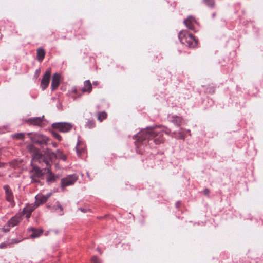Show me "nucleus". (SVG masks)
Instances as JSON below:
<instances>
[{
  "instance_id": "f257e3e1",
  "label": "nucleus",
  "mask_w": 263,
  "mask_h": 263,
  "mask_svg": "<svg viewBox=\"0 0 263 263\" xmlns=\"http://www.w3.org/2000/svg\"><path fill=\"white\" fill-rule=\"evenodd\" d=\"M164 132L166 134L169 135L171 131V129L165 127L161 126H155L147 127L146 129L142 130L137 136V142H141L146 144L148 141L153 140L156 144H160L163 143L164 139L163 137L162 133Z\"/></svg>"
},
{
  "instance_id": "f03ea898",
  "label": "nucleus",
  "mask_w": 263,
  "mask_h": 263,
  "mask_svg": "<svg viewBox=\"0 0 263 263\" xmlns=\"http://www.w3.org/2000/svg\"><path fill=\"white\" fill-rule=\"evenodd\" d=\"M178 37L182 44L190 48H195L197 45V40L187 31H181L179 32Z\"/></svg>"
},
{
  "instance_id": "7ed1b4c3",
  "label": "nucleus",
  "mask_w": 263,
  "mask_h": 263,
  "mask_svg": "<svg viewBox=\"0 0 263 263\" xmlns=\"http://www.w3.org/2000/svg\"><path fill=\"white\" fill-rule=\"evenodd\" d=\"M27 148L32 153V160L33 161H38L39 162L43 161L45 162L47 166L50 165V161L48 160H45L44 156L38 150L34 148L32 144L28 145Z\"/></svg>"
},
{
  "instance_id": "20e7f679",
  "label": "nucleus",
  "mask_w": 263,
  "mask_h": 263,
  "mask_svg": "<svg viewBox=\"0 0 263 263\" xmlns=\"http://www.w3.org/2000/svg\"><path fill=\"white\" fill-rule=\"evenodd\" d=\"M78 177L76 174L67 175L61 179V187L64 189L65 187L73 185L78 180Z\"/></svg>"
},
{
  "instance_id": "39448f33",
  "label": "nucleus",
  "mask_w": 263,
  "mask_h": 263,
  "mask_svg": "<svg viewBox=\"0 0 263 263\" xmlns=\"http://www.w3.org/2000/svg\"><path fill=\"white\" fill-rule=\"evenodd\" d=\"M72 126L71 123L66 122L54 123L52 124L53 128L63 133L70 131L72 129Z\"/></svg>"
},
{
  "instance_id": "423d86ee",
  "label": "nucleus",
  "mask_w": 263,
  "mask_h": 263,
  "mask_svg": "<svg viewBox=\"0 0 263 263\" xmlns=\"http://www.w3.org/2000/svg\"><path fill=\"white\" fill-rule=\"evenodd\" d=\"M31 140L35 143L40 145H46L49 141V138L43 135L34 134L31 137Z\"/></svg>"
},
{
  "instance_id": "0eeeda50",
  "label": "nucleus",
  "mask_w": 263,
  "mask_h": 263,
  "mask_svg": "<svg viewBox=\"0 0 263 263\" xmlns=\"http://www.w3.org/2000/svg\"><path fill=\"white\" fill-rule=\"evenodd\" d=\"M50 75L51 70L50 69H48L46 71L41 81V86L42 90H44L48 86L50 82Z\"/></svg>"
},
{
  "instance_id": "6e6552de",
  "label": "nucleus",
  "mask_w": 263,
  "mask_h": 263,
  "mask_svg": "<svg viewBox=\"0 0 263 263\" xmlns=\"http://www.w3.org/2000/svg\"><path fill=\"white\" fill-rule=\"evenodd\" d=\"M7 201L11 203L13 206L14 205V201L13 199V195L12 191L10 189L9 186L7 185H4L3 187Z\"/></svg>"
},
{
  "instance_id": "1a4fd4ad",
  "label": "nucleus",
  "mask_w": 263,
  "mask_h": 263,
  "mask_svg": "<svg viewBox=\"0 0 263 263\" xmlns=\"http://www.w3.org/2000/svg\"><path fill=\"white\" fill-rule=\"evenodd\" d=\"M61 78V76L59 73H55L53 75L51 85L52 90H54L58 87L60 84Z\"/></svg>"
},
{
  "instance_id": "9d476101",
  "label": "nucleus",
  "mask_w": 263,
  "mask_h": 263,
  "mask_svg": "<svg viewBox=\"0 0 263 263\" xmlns=\"http://www.w3.org/2000/svg\"><path fill=\"white\" fill-rule=\"evenodd\" d=\"M37 208L34 203L27 205L23 209V214L25 215L27 218H29L31 213Z\"/></svg>"
},
{
  "instance_id": "9b49d317",
  "label": "nucleus",
  "mask_w": 263,
  "mask_h": 263,
  "mask_svg": "<svg viewBox=\"0 0 263 263\" xmlns=\"http://www.w3.org/2000/svg\"><path fill=\"white\" fill-rule=\"evenodd\" d=\"M92 90V85L89 80H86L84 82V86L80 89L82 93L85 92L90 93Z\"/></svg>"
},
{
  "instance_id": "f8f14e48",
  "label": "nucleus",
  "mask_w": 263,
  "mask_h": 263,
  "mask_svg": "<svg viewBox=\"0 0 263 263\" xmlns=\"http://www.w3.org/2000/svg\"><path fill=\"white\" fill-rule=\"evenodd\" d=\"M184 23L187 28L191 30H194V25L196 23V21L194 17L189 16L184 20Z\"/></svg>"
},
{
  "instance_id": "ddd939ff",
  "label": "nucleus",
  "mask_w": 263,
  "mask_h": 263,
  "mask_svg": "<svg viewBox=\"0 0 263 263\" xmlns=\"http://www.w3.org/2000/svg\"><path fill=\"white\" fill-rule=\"evenodd\" d=\"M22 220L21 215H16L11 218L8 222V224L10 227H13L17 224Z\"/></svg>"
},
{
  "instance_id": "4468645a",
  "label": "nucleus",
  "mask_w": 263,
  "mask_h": 263,
  "mask_svg": "<svg viewBox=\"0 0 263 263\" xmlns=\"http://www.w3.org/2000/svg\"><path fill=\"white\" fill-rule=\"evenodd\" d=\"M55 157L56 158L61 159L63 161L66 160V156L62 153L60 150H57L56 153H52L50 154V159H51L52 158Z\"/></svg>"
},
{
  "instance_id": "2eb2a0df",
  "label": "nucleus",
  "mask_w": 263,
  "mask_h": 263,
  "mask_svg": "<svg viewBox=\"0 0 263 263\" xmlns=\"http://www.w3.org/2000/svg\"><path fill=\"white\" fill-rule=\"evenodd\" d=\"M28 122L33 125L41 126L43 122V119L41 117L31 118L28 120Z\"/></svg>"
},
{
  "instance_id": "dca6fc26",
  "label": "nucleus",
  "mask_w": 263,
  "mask_h": 263,
  "mask_svg": "<svg viewBox=\"0 0 263 263\" xmlns=\"http://www.w3.org/2000/svg\"><path fill=\"white\" fill-rule=\"evenodd\" d=\"M36 201L34 204L36 205V206L38 207L40 204H42L45 203L47 200L46 199L45 197L43 195H37L35 196Z\"/></svg>"
},
{
  "instance_id": "f3484780",
  "label": "nucleus",
  "mask_w": 263,
  "mask_h": 263,
  "mask_svg": "<svg viewBox=\"0 0 263 263\" xmlns=\"http://www.w3.org/2000/svg\"><path fill=\"white\" fill-rule=\"evenodd\" d=\"M31 172L33 173V175L31 176L32 180L34 179V177H37L40 178L43 175L42 170L37 167H34Z\"/></svg>"
},
{
  "instance_id": "a211bd4d",
  "label": "nucleus",
  "mask_w": 263,
  "mask_h": 263,
  "mask_svg": "<svg viewBox=\"0 0 263 263\" xmlns=\"http://www.w3.org/2000/svg\"><path fill=\"white\" fill-rule=\"evenodd\" d=\"M45 54V51L43 49H39L37 50V57L39 61L41 62L44 58Z\"/></svg>"
},
{
  "instance_id": "6ab92c4d",
  "label": "nucleus",
  "mask_w": 263,
  "mask_h": 263,
  "mask_svg": "<svg viewBox=\"0 0 263 263\" xmlns=\"http://www.w3.org/2000/svg\"><path fill=\"white\" fill-rule=\"evenodd\" d=\"M32 231L33 232L31 235V237L32 238L38 237L43 233V231L42 230L32 229Z\"/></svg>"
},
{
  "instance_id": "aec40b11",
  "label": "nucleus",
  "mask_w": 263,
  "mask_h": 263,
  "mask_svg": "<svg viewBox=\"0 0 263 263\" xmlns=\"http://www.w3.org/2000/svg\"><path fill=\"white\" fill-rule=\"evenodd\" d=\"M173 134L177 138L181 139H184V133L182 131V129H180V130L178 132H174Z\"/></svg>"
},
{
  "instance_id": "412c9836",
  "label": "nucleus",
  "mask_w": 263,
  "mask_h": 263,
  "mask_svg": "<svg viewBox=\"0 0 263 263\" xmlns=\"http://www.w3.org/2000/svg\"><path fill=\"white\" fill-rule=\"evenodd\" d=\"M81 144L82 142L79 141L76 146L77 152L79 156H80L81 154L84 151V147H81Z\"/></svg>"
},
{
  "instance_id": "4be33fe9",
  "label": "nucleus",
  "mask_w": 263,
  "mask_h": 263,
  "mask_svg": "<svg viewBox=\"0 0 263 263\" xmlns=\"http://www.w3.org/2000/svg\"><path fill=\"white\" fill-rule=\"evenodd\" d=\"M182 119L179 117H176L172 120V122L178 126H179L181 123Z\"/></svg>"
},
{
  "instance_id": "5701e85b",
  "label": "nucleus",
  "mask_w": 263,
  "mask_h": 263,
  "mask_svg": "<svg viewBox=\"0 0 263 263\" xmlns=\"http://www.w3.org/2000/svg\"><path fill=\"white\" fill-rule=\"evenodd\" d=\"M204 3L210 8H214L215 6L214 0H203Z\"/></svg>"
},
{
  "instance_id": "b1692460",
  "label": "nucleus",
  "mask_w": 263,
  "mask_h": 263,
  "mask_svg": "<svg viewBox=\"0 0 263 263\" xmlns=\"http://www.w3.org/2000/svg\"><path fill=\"white\" fill-rule=\"evenodd\" d=\"M70 92L71 93H74L78 97L81 96L82 95V93H80L79 90H78L76 87H72L70 90Z\"/></svg>"
},
{
  "instance_id": "393cba45",
  "label": "nucleus",
  "mask_w": 263,
  "mask_h": 263,
  "mask_svg": "<svg viewBox=\"0 0 263 263\" xmlns=\"http://www.w3.org/2000/svg\"><path fill=\"white\" fill-rule=\"evenodd\" d=\"M53 209L55 211L59 210V214L60 215H62L63 213V208L58 203L57 206H53Z\"/></svg>"
},
{
  "instance_id": "a878e982",
  "label": "nucleus",
  "mask_w": 263,
  "mask_h": 263,
  "mask_svg": "<svg viewBox=\"0 0 263 263\" xmlns=\"http://www.w3.org/2000/svg\"><path fill=\"white\" fill-rule=\"evenodd\" d=\"M95 125V123L93 120H89L87 122L86 126L90 128L93 127Z\"/></svg>"
},
{
  "instance_id": "bb28decb",
  "label": "nucleus",
  "mask_w": 263,
  "mask_h": 263,
  "mask_svg": "<svg viewBox=\"0 0 263 263\" xmlns=\"http://www.w3.org/2000/svg\"><path fill=\"white\" fill-rule=\"evenodd\" d=\"M52 135L55 139H58L59 141L61 140V136L57 132L53 131L52 132Z\"/></svg>"
},
{
  "instance_id": "cd10ccee",
  "label": "nucleus",
  "mask_w": 263,
  "mask_h": 263,
  "mask_svg": "<svg viewBox=\"0 0 263 263\" xmlns=\"http://www.w3.org/2000/svg\"><path fill=\"white\" fill-rule=\"evenodd\" d=\"M107 116V114L104 111L100 113V122L102 121L103 119H106Z\"/></svg>"
},
{
  "instance_id": "c85d7f7f",
  "label": "nucleus",
  "mask_w": 263,
  "mask_h": 263,
  "mask_svg": "<svg viewBox=\"0 0 263 263\" xmlns=\"http://www.w3.org/2000/svg\"><path fill=\"white\" fill-rule=\"evenodd\" d=\"M14 137L17 139H23L24 138V134L23 133H18L14 135Z\"/></svg>"
},
{
  "instance_id": "c756f323",
  "label": "nucleus",
  "mask_w": 263,
  "mask_h": 263,
  "mask_svg": "<svg viewBox=\"0 0 263 263\" xmlns=\"http://www.w3.org/2000/svg\"><path fill=\"white\" fill-rule=\"evenodd\" d=\"M91 263H98V259L97 256H93L92 257Z\"/></svg>"
},
{
  "instance_id": "7c9ffc66",
  "label": "nucleus",
  "mask_w": 263,
  "mask_h": 263,
  "mask_svg": "<svg viewBox=\"0 0 263 263\" xmlns=\"http://www.w3.org/2000/svg\"><path fill=\"white\" fill-rule=\"evenodd\" d=\"M209 193H210V191L207 189H205L203 191V193L205 195H208L209 194Z\"/></svg>"
},
{
  "instance_id": "2f4dec72",
  "label": "nucleus",
  "mask_w": 263,
  "mask_h": 263,
  "mask_svg": "<svg viewBox=\"0 0 263 263\" xmlns=\"http://www.w3.org/2000/svg\"><path fill=\"white\" fill-rule=\"evenodd\" d=\"M8 245L5 243H2L0 244V248H4L6 247Z\"/></svg>"
},
{
  "instance_id": "473e14b6",
  "label": "nucleus",
  "mask_w": 263,
  "mask_h": 263,
  "mask_svg": "<svg viewBox=\"0 0 263 263\" xmlns=\"http://www.w3.org/2000/svg\"><path fill=\"white\" fill-rule=\"evenodd\" d=\"M51 193H48V194L44 195V196L45 197L46 199L47 200L51 196Z\"/></svg>"
},
{
  "instance_id": "72a5a7b5",
  "label": "nucleus",
  "mask_w": 263,
  "mask_h": 263,
  "mask_svg": "<svg viewBox=\"0 0 263 263\" xmlns=\"http://www.w3.org/2000/svg\"><path fill=\"white\" fill-rule=\"evenodd\" d=\"M52 180H54V177H49L47 178V181H52Z\"/></svg>"
},
{
  "instance_id": "f704fd0d",
  "label": "nucleus",
  "mask_w": 263,
  "mask_h": 263,
  "mask_svg": "<svg viewBox=\"0 0 263 263\" xmlns=\"http://www.w3.org/2000/svg\"><path fill=\"white\" fill-rule=\"evenodd\" d=\"M51 144L54 147H57V144L55 142H52Z\"/></svg>"
},
{
  "instance_id": "c9c22d12",
  "label": "nucleus",
  "mask_w": 263,
  "mask_h": 263,
  "mask_svg": "<svg viewBox=\"0 0 263 263\" xmlns=\"http://www.w3.org/2000/svg\"><path fill=\"white\" fill-rule=\"evenodd\" d=\"M180 204V202H177L176 203V205L177 207H179Z\"/></svg>"
},
{
  "instance_id": "e433bc0d",
  "label": "nucleus",
  "mask_w": 263,
  "mask_h": 263,
  "mask_svg": "<svg viewBox=\"0 0 263 263\" xmlns=\"http://www.w3.org/2000/svg\"><path fill=\"white\" fill-rule=\"evenodd\" d=\"M80 210H81V211H82V212H85V211H84V210L83 209H82V208H81V209H80Z\"/></svg>"
},
{
  "instance_id": "4c0bfd02",
  "label": "nucleus",
  "mask_w": 263,
  "mask_h": 263,
  "mask_svg": "<svg viewBox=\"0 0 263 263\" xmlns=\"http://www.w3.org/2000/svg\"><path fill=\"white\" fill-rule=\"evenodd\" d=\"M99 115H98V119H99Z\"/></svg>"
}]
</instances>
